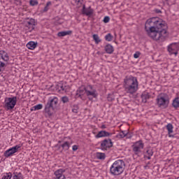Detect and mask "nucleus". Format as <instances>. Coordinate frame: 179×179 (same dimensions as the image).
I'll return each mask as SVG.
<instances>
[{
  "label": "nucleus",
  "instance_id": "obj_40",
  "mask_svg": "<svg viewBox=\"0 0 179 179\" xmlns=\"http://www.w3.org/2000/svg\"><path fill=\"white\" fill-rule=\"evenodd\" d=\"M141 57V52H136L134 55V58L138 59Z\"/></svg>",
  "mask_w": 179,
  "mask_h": 179
},
{
  "label": "nucleus",
  "instance_id": "obj_27",
  "mask_svg": "<svg viewBox=\"0 0 179 179\" xmlns=\"http://www.w3.org/2000/svg\"><path fill=\"white\" fill-rule=\"evenodd\" d=\"M172 106L174 108H178L179 107V97H176L173 99Z\"/></svg>",
  "mask_w": 179,
  "mask_h": 179
},
{
  "label": "nucleus",
  "instance_id": "obj_42",
  "mask_svg": "<svg viewBox=\"0 0 179 179\" xmlns=\"http://www.w3.org/2000/svg\"><path fill=\"white\" fill-rule=\"evenodd\" d=\"M72 150H73V152H76V150H78V145H73Z\"/></svg>",
  "mask_w": 179,
  "mask_h": 179
},
{
  "label": "nucleus",
  "instance_id": "obj_5",
  "mask_svg": "<svg viewBox=\"0 0 179 179\" xmlns=\"http://www.w3.org/2000/svg\"><path fill=\"white\" fill-rule=\"evenodd\" d=\"M16 103H17V97H6L4 99V108L7 111L10 110H13L15 108V106H16Z\"/></svg>",
  "mask_w": 179,
  "mask_h": 179
},
{
  "label": "nucleus",
  "instance_id": "obj_29",
  "mask_svg": "<svg viewBox=\"0 0 179 179\" xmlns=\"http://www.w3.org/2000/svg\"><path fill=\"white\" fill-rule=\"evenodd\" d=\"M96 159H99V160H104L106 159V154L103 152H96Z\"/></svg>",
  "mask_w": 179,
  "mask_h": 179
},
{
  "label": "nucleus",
  "instance_id": "obj_45",
  "mask_svg": "<svg viewBox=\"0 0 179 179\" xmlns=\"http://www.w3.org/2000/svg\"><path fill=\"white\" fill-rule=\"evenodd\" d=\"M47 10H48V6H45L44 8V12H47Z\"/></svg>",
  "mask_w": 179,
  "mask_h": 179
},
{
  "label": "nucleus",
  "instance_id": "obj_15",
  "mask_svg": "<svg viewBox=\"0 0 179 179\" xmlns=\"http://www.w3.org/2000/svg\"><path fill=\"white\" fill-rule=\"evenodd\" d=\"M45 113L51 117L54 113V108L50 103H47L45 106Z\"/></svg>",
  "mask_w": 179,
  "mask_h": 179
},
{
  "label": "nucleus",
  "instance_id": "obj_7",
  "mask_svg": "<svg viewBox=\"0 0 179 179\" xmlns=\"http://www.w3.org/2000/svg\"><path fill=\"white\" fill-rule=\"evenodd\" d=\"M144 147L145 145L143 144L142 141H138L134 143L132 145V150L134 155H139L140 153H142V150Z\"/></svg>",
  "mask_w": 179,
  "mask_h": 179
},
{
  "label": "nucleus",
  "instance_id": "obj_34",
  "mask_svg": "<svg viewBox=\"0 0 179 179\" xmlns=\"http://www.w3.org/2000/svg\"><path fill=\"white\" fill-rule=\"evenodd\" d=\"M74 1L77 6H81L82 5H85V0H74Z\"/></svg>",
  "mask_w": 179,
  "mask_h": 179
},
{
  "label": "nucleus",
  "instance_id": "obj_9",
  "mask_svg": "<svg viewBox=\"0 0 179 179\" xmlns=\"http://www.w3.org/2000/svg\"><path fill=\"white\" fill-rule=\"evenodd\" d=\"M178 50L179 46L177 43H171L168 46V51L171 55H173V54L175 57H177V55L178 54Z\"/></svg>",
  "mask_w": 179,
  "mask_h": 179
},
{
  "label": "nucleus",
  "instance_id": "obj_38",
  "mask_svg": "<svg viewBox=\"0 0 179 179\" xmlns=\"http://www.w3.org/2000/svg\"><path fill=\"white\" fill-rule=\"evenodd\" d=\"M107 99H108V101H114V95L108 94Z\"/></svg>",
  "mask_w": 179,
  "mask_h": 179
},
{
  "label": "nucleus",
  "instance_id": "obj_47",
  "mask_svg": "<svg viewBox=\"0 0 179 179\" xmlns=\"http://www.w3.org/2000/svg\"><path fill=\"white\" fill-rule=\"evenodd\" d=\"M0 114H1V110H0Z\"/></svg>",
  "mask_w": 179,
  "mask_h": 179
},
{
  "label": "nucleus",
  "instance_id": "obj_36",
  "mask_svg": "<svg viewBox=\"0 0 179 179\" xmlns=\"http://www.w3.org/2000/svg\"><path fill=\"white\" fill-rule=\"evenodd\" d=\"M29 3L31 6H36V5H38V1L37 0H31Z\"/></svg>",
  "mask_w": 179,
  "mask_h": 179
},
{
  "label": "nucleus",
  "instance_id": "obj_46",
  "mask_svg": "<svg viewBox=\"0 0 179 179\" xmlns=\"http://www.w3.org/2000/svg\"><path fill=\"white\" fill-rule=\"evenodd\" d=\"M101 128H102V129H106V124H103L101 126Z\"/></svg>",
  "mask_w": 179,
  "mask_h": 179
},
{
  "label": "nucleus",
  "instance_id": "obj_14",
  "mask_svg": "<svg viewBox=\"0 0 179 179\" xmlns=\"http://www.w3.org/2000/svg\"><path fill=\"white\" fill-rule=\"evenodd\" d=\"M1 60L4 62L9 61V55L4 50H0V61Z\"/></svg>",
  "mask_w": 179,
  "mask_h": 179
},
{
  "label": "nucleus",
  "instance_id": "obj_30",
  "mask_svg": "<svg viewBox=\"0 0 179 179\" xmlns=\"http://www.w3.org/2000/svg\"><path fill=\"white\" fill-rule=\"evenodd\" d=\"M42 108H43V104L39 103L38 105H36V106H33L31 108V111H37L38 110H41Z\"/></svg>",
  "mask_w": 179,
  "mask_h": 179
},
{
  "label": "nucleus",
  "instance_id": "obj_44",
  "mask_svg": "<svg viewBox=\"0 0 179 179\" xmlns=\"http://www.w3.org/2000/svg\"><path fill=\"white\" fill-rule=\"evenodd\" d=\"M50 6H51V1H48V2L46 3V6L49 7Z\"/></svg>",
  "mask_w": 179,
  "mask_h": 179
},
{
  "label": "nucleus",
  "instance_id": "obj_1",
  "mask_svg": "<svg viewBox=\"0 0 179 179\" xmlns=\"http://www.w3.org/2000/svg\"><path fill=\"white\" fill-rule=\"evenodd\" d=\"M145 31L155 41L163 43L169 36L167 32V24L157 17L149 18L145 24Z\"/></svg>",
  "mask_w": 179,
  "mask_h": 179
},
{
  "label": "nucleus",
  "instance_id": "obj_3",
  "mask_svg": "<svg viewBox=\"0 0 179 179\" xmlns=\"http://www.w3.org/2000/svg\"><path fill=\"white\" fill-rule=\"evenodd\" d=\"M125 170V162L122 159H117L110 167L112 176H121Z\"/></svg>",
  "mask_w": 179,
  "mask_h": 179
},
{
  "label": "nucleus",
  "instance_id": "obj_25",
  "mask_svg": "<svg viewBox=\"0 0 179 179\" xmlns=\"http://www.w3.org/2000/svg\"><path fill=\"white\" fill-rule=\"evenodd\" d=\"M150 98V95L148 92H143L141 94V99L143 103H146V101H148V99Z\"/></svg>",
  "mask_w": 179,
  "mask_h": 179
},
{
  "label": "nucleus",
  "instance_id": "obj_12",
  "mask_svg": "<svg viewBox=\"0 0 179 179\" xmlns=\"http://www.w3.org/2000/svg\"><path fill=\"white\" fill-rule=\"evenodd\" d=\"M94 12V10H93V8H92V7L90 6L88 8H86V6L83 4L82 10V13L83 15H85V16H92Z\"/></svg>",
  "mask_w": 179,
  "mask_h": 179
},
{
  "label": "nucleus",
  "instance_id": "obj_33",
  "mask_svg": "<svg viewBox=\"0 0 179 179\" xmlns=\"http://www.w3.org/2000/svg\"><path fill=\"white\" fill-rule=\"evenodd\" d=\"M62 148L64 150H69V143L66 141L64 142L63 144H62Z\"/></svg>",
  "mask_w": 179,
  "mask_h": 179
},
{
  "label": "nucleus",
  "instance_id": "obj_28",
  "mask_svg": "<svg viewBox=\"0 0 179 179\" xmlns=\"http://www.w3.org/2000/svg\"><path fill=\"white\" fill-rule=\"evenodd\" d=\"M92 38L96 44L101 43V39H100V37L99 36L98 34H93Z\"/></svg>",
  "mask_w": 179,
  "mask_h": 179
},
{
  "label": "nucleus",
  "instance_id": "obj_18",
  "mask_svg": "<svg viewBox=\"0 0 179 179\" xmlns=\"http://www.w3.org/2000/svg\"><path fill=\"white\" fill-rule=\"evenodd\" d=\"M152 156H153V150H152L150 148L146 149L145 152H144L145 159H148V160H150Z\"/></svg>",
  "mask_w": 179,
  "mask_h": 179
},
{
  "label": "nucleus",
  "instance_id": "obj_19",
  "mask_svg": "<svg viewBox=\"0 0 179 179\" xmlns=\"http://www.w3.org/2000/svg\"><path fill=\"white\" fill-rule=\"evenodd\" d=\"M47 103L50 104L52 107H53V108H55V107H57V104H58V98H51Z\"/></svg>",
  "mask_w": 179,
  "mask_h": 179
},
{
  "label": "nucleus",
  "instance_id": "obj_10",
  "mask_svg": "<svg viewBox=\"0 0 179 179\" xmlns=\"http://www.w3.org/2000/svg\"><path fill=\"white\" fill-rule=\"evenodd\" d=\"M110 148H113V141H111V139H105L101 141V148L102 150H107Z\"/></svg>",
  "mask_w": 179,
  "mask_h": 179
},
{
  "label": "nucleus",
  "instance_id": "obj_2",
  "mask_svg": "<svg viewBox=\"0 0 179 179\" xmlns=\"http://www.w3.org/2000/svg\"><path fill=\"white\" fill-rule=\"evenodd\" d=\"M124 88L127 93L134 94L138 92L139 84L136 77L132 76L125 77L124 80Z\"/></svg>",
  "mask_w": 179,
  "mask_h": 179
},
{
  "label": "nucleus",
  "instance_id": "obj_26",
  "mask_svg": "<svg viewBox=\"0 0 179 179\" xmlns=\"http://www.w3.org/2000/svg\"><path fill=\"white\" fill-rule=\"evenodd\" d=\"M13 174L11 172L3 173L1 175V179H12Z\"/></svg>",
  "mask_w": 179,
  "mask_h": 179
},
{
  "label": "nucleus",
  "instance_id": "obj_24",
  "mask_svg": "<svg viewBox=\"0 0 179 179\" xmlns=\"http://www.w3.org/2000/svg\"><path fill=\"white\" fill-rule=\"evenodd\" d=\"M27 47L29 50H34L37 47V43H36L34 41H29L27 44Z\"/></svg>",
  "mask_w": 179,
  "mask_h": 179
},
{
  "label": "nucleus",
  "instance_id": "obj_6",
  "mask_svg": "<svg viewBox=\"0 0 179 179\" xmlns=\"http://www.w3.org/2000/svg\"><path fill=\"white\" fill-rule=\"evenodd\" d=\"M85 93L89 99L92 97V99H96L99 94L97 93V90L92 85H87L85 87Z\"/></svg>",
  "mask_w": 179,
  "mask_h": 179
},
{
  "label": "nucleus",
  "instance_id": "obj_23",
  "mask_svg": "<svg viewBox=\"0 0 179 179\" xmlns=\"http://www.w3.org/2000/svg\"><path fill=\"white\" fill-rule=\"evenodd\" d=\"M57 89L59 92H62L63 93L66 92V86L64 85L62 83L57 84Z\"/></svg>",
  "mask_w": 179,
  "mask_h": 179
},
{
  "label": "nucleus",
  "instance_id": "obj_22",
  "mask_svg": "<svg viewBox=\"0 0 179 179\" xmlns=\"http://www.w3.org/2000/svg\"><path fill=\"white\" fill-rule=\"evenodd\" d=\"M105 51L107 52V54H113V52H114V47L110 44H108L105 46Z\"/></svg>",
  "mask_w": 179,
  "mask_h": 179
},
{
  "label": "nucleus",
  "instance_id": "obj_20",
  "mask_svg": "<svg viewBox=\"0 0 179 179\" xmlns=\"http://www.w3.org/2000/svg\"><path fill=\"white\" fill-rule=\"evenodd\" d=\"M71 34H72V31L69 30L58 32L57 36L58 37H65V36H71Z\"/></svg>",
  "mask_w": 179,
  "mask_h": 179
},
{
  "label": "nucleus",
  "instance_id": "obj_21",
  "mask_svg": "<svg viewBox=\"0 0 179 179\" xmlns=\"http://www.w3.org/2000/svg\"><path fill=\"white\" fill-rule=\"evenodd\" d=\"M13 179H24V176L22 172H13Z\"/></svg>",
  "mask_w": 179,
  "mask_h": 179
},
{
  "label": "nucleus",
  "instance_id": "obj_13",
  "mask_svg": "<svg viewBox=\"0 0 179 179\" xmlns=\"http://www.w3.org/2000/svg\"><path fill=\"white\" fill-rule=\"evenodd\" d=\"M26 27H28L29 31H33L34 27H36V20L33 18L27 21Z\"/></svg>",
  "mask_w": 179,
  "mask_h": 179
},
{
  "label": "nucleus",
  "instance_id": "obj_17",
  "mask_svg": "<svg viewBox=\"0 0 179 179\" xmlns=\"http://www.w3.org/2000/svg\"><path fill=\"white\" fill-rule=\"evenodd\" d=\"M111 135H113L112 133H109L108 131H101L97 134V135L95 136V138L99 139V138H104L106 136H111Z\"/></svg>",
  "mask_w": 179,
  "mask_h": 179
},
{
  "label": "nucleus",
  "instance_id": "obj_39",
  "mask_svg": "<svg viewBox=\"0 0 179 179\" xmlns=\"http://www.w3.org/2000/svg\"><path fill=\"white\" fill-rule=\"evenodd\" d=\"M62 101L63 103H68V101H69V99L67 96H63L62 97Z\"/></svg>",
  "mask_w": 179,
  "mask_h": 179
},
{
  "label": "nucleus",
  "instance_id": "obj_35",
  "mask_svg": "<svg viewBox=\"0 0 179 179\" xmlns=\"http://www.w3.org/2000/svg\"><path fill=\"white\" fill-rule=\"evenodd\" d=\"M113 36L111 34H108L105 36V40L106 41H113Z\"/></svg>",
  "mask_w": 179,
  "mask_h": 179
},
{
  "label": "nucleus",
  "instance_id": "obj_11",
  "mask_svg": "<svg viewBox=\"0 0 179 179\" xmlns=\"http://www.w3.org/2000/svg\"><path fill=\"white\" fill-rule=\"evenodd\" d=\"M65 169H59L54 172L55 178L54 179H66L65 175Z\"/></svg>",
  "mask_w": 179,
  "mask_h": 179
},
{
  "label": "nucleus",
  "instance_id": "obj_8",
  "mask_svg": "<svg viewBox=\"0 0 179 179\" xmlns=\"http://www.w3.org/2000/svg\"><path fill=\"white\" fill-rule=\"evenodd\" d=\"M22 148V145H17L14 147L7 150L4 152L5 157H10V156H13L15 153H17V152Z\"/></svg>",
  "mask_w": 179,
  "mask_h": 179
},
{
  "label": "nucleus",
  "instance_id": "obj_37",
  "mask_svg": "<svg viewBox=\"0 0 179 179\" xmlns=\"http://www.w3.org/2000/svg\"><path fill=\"white\" fill-rule=\"evenodd\" d=\"M83 93H85V88H79L77 90V94H79V96H82V94H83Z\"/></svg>",
  "mask_w": 179,
  "mask_h": 179
},
{
  "label": "nucleus",
  "instance_id": "obj_43",
  "mask_svg": "<svg viewBox=\"0 0 179 179\" xmlns=\"http://www.w3.org/2000/svg\"><path fill=\"white\" fill-rule=\"evenodd\" d=\"M72 111H73V113H75L76 114L78 113V107L73 108Z\"/></svg>",
  "mask_w": 179,
  "mask_h": 179
},
{
  "label": "nucleus",
  "instance_id": "obj_31",
  "mask_svg": "<svg viewBox=\"0 0 179 179\" xmlns=\"http://www.w3.org/2000/svg\"><path fill=\"white\" fill-rule=\"evenodd\" d=\"M6 67V62H2L0 60V72L5 71V68Z\"/></svg>",
  "mask_w": 179,
  "mask_h": 179
},
{
  "label": "nucleus",
  "instance_id": "obj_41",
  "mask_svg": "<svg viewBox=\"0 0 179 179\" xmlns=\"http://www.w3.org/2000/svg\"><path fill=\"white\" fill-rule=\"evenodd\" d=\"M103 22H104L105 23H108V22H110V17L106 16V17L103 18Z\"/></svg>",
  "mask_w": 179,
  "mask_h": 179
},
{
  "label": "nucleus",
  "instance_id": "obj_16",
  "mask_svg": "<svg viewBox=\"0 0 179 179\" xmlns=\"http://www.w3.org/2000/svg\"><path fill=\"white\" fill-rule=\"evenodd\" d=\"M166 128L168 131L169 138H174V135H173V132H174V127L171 124V123H169Z\"/></svg>",
  "mask_w": 179,
  "mask_h": 179
},
{
  "label": "nucleus",
  "instance_id": "obj_32",
  "mask_svg": "<svg viewBox=\"0 0 179 179\" xmlns=\"http://www.w3.org/2000/svg\"><path fill=\"white\" fill-rule=\"evenodd\" d=\"M127 135H128V131H122L118 134L117 136L118 138H125Z\"/></svg>",
  "mask_w": 179,
  "mask_h": 179
},
{
  "label": "nucleus",
  "instance_id": "obj_4",
  "mask_svg": "<svg viewBox=\"0 0 179 179\" xmlns=\"http://www.w3.org/2000/svg\"><path fill=\"white\" fill-rule=\"evenodd\" d=\"M170 104V99L167 94H160L157 97V106L159 108H167Z\"/></svg>",
  "mask_w": 179,
  "mask_h": 179
}]
</instances>
